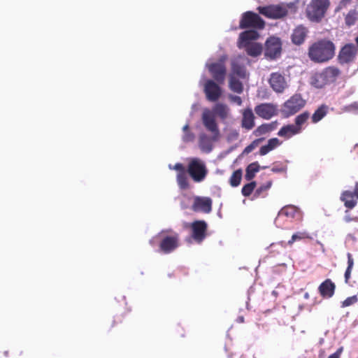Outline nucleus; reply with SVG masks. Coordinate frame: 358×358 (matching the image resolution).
<instances>
[{
  "instance_id": "37",
  "label": "nucleus",
  "mask_w": 358,
  "mask_h": 358,
  "mask_svg": "<svg viewBox=\"0 0 358 358\" xmlns=\"http://www.w3.org/2000/svg\"><path fill=\"white\" fill-rule=\"evenodd\" d=\"M272 185V181L268 180L266 183L260 185L255 192V196L259 197L262 194L271 188Z\"/></svg>"
},
{
  "instance_id": "16",
  "label": "nucleus",
  "mask_w": 358,
  "mask_h": 358,
  "mask_svg": "<svg viewBox=\"0 0 358 358\" xmlns=\"http://www.w3.org/2000/svg\"><path fill=\"white\" fill-rule=\"evenodd\" d=\"M260 34L257 30L250 29L240 33L238 38V45H260L256 43L259 38Z\"/></svg>"
},
{
  "instance_id": "48",
  "label": "nucleus",
  "mask_w": 358,
  "mask_h": 358,
  "mask_svg": "<svg viewBox=\"0 0 358 358\" xmlns=\"http://www.w3.org/2000/svg\"><path fill=\"white\" fill-rule=\"evenodd\" d=\"M271 148L269 147L268 144L263 145L259 149V155L263 156L268 153L270 151H271Z\"/></svg>"
},
{
  "instance_id": "5",
  "label": "nucleus",
  "mask_w": 358,
  "mask_h": 358,
  "mask_svg": "<svg viewBox=\"0 0 358 358\" xmlns=\"http://www.w3.org/2000/svg\"><path fill=\"white\" fill-rule=\"evenodd\" d=\"M306 104V101L300 94H293L282 105L281 113L285 117L294 115L300 111Z\"/></svg>"
},
{
  "instance_id": "49",
  "label": "nucleus",
  "mask_w": 358,
  "mask_h": 358,
  "mask_svg": "<svg viewBox=\"0 0 358 358\" xmlns=\"http://www.w3.org/2000/svg\"><path fill=\"white\" fill-rule=\"evenodd\" d=\"M346 215L344 217V221L345 222H358V217H351L348 213V210H345Z\"/></svg>"
},
{
  "instance_id": "24",
  "label": "nucleus",
  "mask_w": 358,
  "mask_h": 358,
  "mask_svg": "<svg viewBox=\"0 0 358 358\" xmlns=\"http://www.w3.org/2000/svg\"><path fill=\"white\" fill-rule=\"evenodd\" d=\"M301 134L294 124L283 126L278 132V135L286 139Z\"/></svg>"
},
{
  "instance_id": "18",
  "label": "nucleus",
  "mask_w": 358,
  "mask_h": 358,
  "mask_svg": "<svg viewBox=\"0 0 358 358\" xmlns=\"http://www.w3.org/2000/svg\"><path fill=\"white\" fill-rule=\"evenodd\" d=\"M357 52V46H343L338 57L339 63L343 64L353 62Z\"/></svg>"
},
{
  "instance_id": "46",
  "label": "nucleus",
  "mask_w": 358,
  "mask_h": 358,
  "mask_svg": "<svg viewBox=\"0 0 358 358\" xmlns=\"http://www.w3.org/2000/svg\"><path fill=\"white\" fill-rule=\"evenodd\" d=\"M267 144L269 145V147L273 150V149L277 148L280 144V142L278 140V138H271V139H269L268 141V143Z\"/></svg>"
},
{
  "instance_id": "34",
  "label": "nucleus",
  "mask_w": 358,
  "mask_h": 358,
  "mask_svg": "<svg viewBox=\"0 0 358 358\" xmlns=\"http://www.w3.org/2000/svg\"><path fill=\"white\" fill-rule=\"evenodd\" d=\"M274 129V127L273 124H263L258 127L253 132V134L256 136H259L263 134H265L266 133H268L271 131H273Z\"/></svg>"
},
{
  "instance_id": "21",
  "label": "nucleus",
  "mask_w": 358,
  "mask_h": 358,
  "mask_svg": "<svg viewBox=\"0 0 358 358\" xmlns=\"http://www.w3.org/2000/svg\"><path fill=\"white\" fill-rule=\"evenodd\" d=\"M308 29L306 27L300 25L296 27L292 34V41L295 45L302 44L308 34Z\"/></svg>"
},
{
  "instance_id": "45",
  "label": "nucleus",
  "mask_w": 358,
  "mask_h": 358,
  "mask_svg": "<svg viewBox=\"0 0 358 358\" xmlns=\"http://www.w3.org/2000/svg\"><path fill=\"white\" fill-rule=\"evenodd\" d=\"M345 112L358 111V101H355L344 107Z\"/></svg>"
},
{
  "instance_id": "2",
  "label": "nucleus",
  "mask_w": 358,
  "mask_h": 358,
  "mask_svg": "<svg viewBox=\"0 0 358 358\" xmlns=\"http://www.w3.org/2000/svg\"><path fill=\"white\" fill-rule=\"evenodd\" d=\"M341 70L334 66L326 67L321 73H315L311 78V85L316 88H322L326 85L333 83L340 77Z\"/></svg>"
},
{
  "instance_id": "1",
  "label": "nucleus",
  "mask_w": 358,
  "mask_h": 358,
  "mask_svg": "<svg viewBox=\"0 0 358 358\" xmlns=\"http://www.w3.org/2000/svg\"><path fill=\"white\" fill-rule=\"evenodd\" d=\"M159 240V250L164 254H170L180 245V235L172 229L162 230L156 236L150 240V244L155 245Z\"/></svg>"
},
{
  "instance_id": "40",
  "label": "nucleus",
  "mask_w": 358,
  "mask_h": 358,
  "mask_svg": "<svg viewBox=\"0 0 358 358\" xmlns=\"http://www.w3.org/2000/svg\"><path fill=\"white\" fill-rule=\"evenodd\" d=\"M264 140L263 138L256 139L253 141L250 145H248L243 150V152L245 154H248L251 152L256 147L258 146L259 143Z\"/></svg>"
},
{
  "instance_id": "50",
  "label": "nucleus",
  "mask_w": 358,
  "mask_h": 358,
  "mask_svg": "<svg viewBox=\"0 0 358 358\" xmlns=\"http://www.w3.org/2000/svg\"><path fill=\"white\" fill-rule=\"evenodd\" d=\"M343 348H339L334 353L330 355L328 358H340L343 352Z\"/></svg>"
},
{
  "instance_id": "33",
  "label": "nucleus",
  "mask_w": 358,
  "mask_h": 358,
  "mask_svg": "<svg viewBox=\"0 0 358 358\" xmlns=\"http://www.w3.org/2000/svg\"><path fill=\"white\" fill-rule=\"evenodd\" d=\"M176 179H177L178 185L180 189H186L189 188V182H188L186 171L178 173Z\"/></svg>"
},
{
  "instance_id": "36",
  "label": "nucleus",
  "mask_w": 358,
  "mask_h": 358,
  "mask_svg": "<svg viewBox=\"0 0 358 358\" xmlns=\"http://www.w3.org/2000/svg\"><path fill=\"white\" fill-rule=\"evenodd\" d=\"M256 182L252 181L249 183L245 184L241 190V193L244 196H249L251 195L252 192L255 190L256 187Z\"/></svg>"
},
{
  "instance_id": "29",
  "label": "nucleus",
  "mask_w": 358,
  "mask_h": 358,
  "mask_svg": "<svg viewBox=\"0 0 358 358\" xmlns=\"http://www.w3.org/2000/svg\"><path fill=\"white\" fill-rule=\"evenodd\" d=\"M281 50V46H266L264 55L266 58L275 59L280 57Z\"/></svg>"
},
{
  "instance_id": "9",
  "label": "nucleus",
  "mask_w": 358,
  "mask_h": 358,
  "mask_svg": "<svg viewBox=\"0 0 358 358\" xmlns=\"http://www.w3.org/2000/svg\"><path fill=\"white\" fill-rule=\"evenodd\" d=\"M248 59L245 57L238 56L231 61V72L229 76L238 77L240 79L248 78V73L246 69Z\"/></svg>"
},
{
  "instance_id": "54",
  "label": "nucleus",
  "mask_w": 358,
  "mask_h": 358,
  "mask_svg": "<svg viewBox=\"0 0 358 358\" xmlns=\"http://www.w3.org/2000/svg\"><path fill=\"white\" fill-rule=\"evenodd\" d=\"M354 192L356 195V199H358V182L355 183Z\"/></svg>"
},
{
  "instance_id": "17",
  "label": "nucleus",
  "mask_w": 358,
  "mask_h": 358,
  "mask_svg": "<svg viewBox=\"0 0 358 358\" xmlns=\"http://www.w3.org/2000/svg\"><path fill=\"white\" fill-rule=\"evenodd\" d=\"M212 199L210 197L196 196L192 206L194 212L209 213L212 210Z\"/></svg>"
},
{
  "instance_id": "52",
  "label": "nucleus",
  "mask_w": 358,
  "mask_h": 358,
  "mask_svg": "<svg viewBox=\"0 0 358 358\" xmlns=\"http://www.w3.org/2000/svg\"><path fill=\"white\" fill-rule=\"evenodd\" d=\"M231 99L234 102L236 103L238 106H241L242 104V99L238 96H231Z\"/></svg>"
},
{
  "instance_id": "26",
  "label": "nucleus",
  "mask_w": 358,
  "mask_h": 358,
  "mask_svg": "<svg viewBox=\"0 0 358 358\" xmlns=\"http://www.w3.org/2000/svg\"><path fill=\"white\" fill-rule=\"evenodd\" d=\"M328 112L329 107L327 105L322 104L319 106L311 116L312 123L316 124L319 122L327 115Z\"/></svg>"
},
{
  "instance_id": "11",
  "label": "nucleus",
  "mask_w": 358,
  "mask_h": 358,
  "mask_svg": "<svg viewBox=\"0 0 358 358\" xmlns=\"http://www.w3.org/2000/svg\"><path fill=\"white\" fill-rule=\"evenodd\" d=\"M226 56L222 57L218 62L212 63L208 65V69L214 80L220 84L224 82L227 69L224 65Z\"/></svg>"
},
{
  "instance_id": "30",
  "label": "nucleus",
  "mask_w": 358,
  "mask_h": 358,
  "mask_svg": "<svg viewBox=\"0 0 358 358\" xmlns=\"http://www.w3.org/2000/svg\"><path fill=\"white\" fill-rule=\"evenodd\" d=\"M259 170V165L258 162H253L249 164L245 170V178L248 180H251L255 176V173Z\"/></svg>"
},
{
  "instance_id": "41",
  "label": "nucleus",
  "mask_w": 358,
  "mask_h": 358,
  "mask_svg": "<svg viewBox=\"0 0 358 358\" xmlns=\"http://www.w3.org/2000/svg\"><path fill=\"white\" fill-rule=\"evenodd\" d=\"M357 301H358V299H357V296L354 295L352 296H349V297L346 298L343 301H342L341 307L345 308V307L350 306L351 305L356 303L357 302Z\"/></svg>"
},
{
  "instance_id": "35",
  "label": "nucleus",
  "mask_w": 358,
  "mask_h": 358,
  "mask_svg": "<svg viewBox=\"0 0 358 358\" xmlns=\"http://www.w3.org/2000/svg\"><path fill=\"white\" fill-rule=\"evenodd\" d=\"M242 178V171L241 169H238L235 171L229 180L230 185L232 187H237L240 185Z\"/></svg>"
},
{
  "instance_id": "56",
  "label": "nucleus",
  "mask_w": 358,
  "mask_h": 358,
  "mask_svg": "<svg viewBox=\"0 0 358 358\" xmlns=\"http://www.w3.org/2000/svg\"><path fill=\"white\" fill-rule=\"evenodd\" d=\"M305 297H306V298H308V293H306V294H305Z\"/></svg>"
},
{
  "instance_id": "8",
  "label": "nucleus",
  "mask_w": 358,
  "mask_h": 358,
  "mask_svg": "<svg viewBox=\"0 0 358 358\" xmlns=\"http://www.w3.org/2000/svg\"><path fill=\"white\" fill-rule=\"evenodd\" d=\"M257 10L260 14L269 19H280L285 17L288 13L287 6L282 4L259 6Z\"/></svg>"
},
{
  "instance_id": "47",
  "label": "nucleus",
  "mask_w": 358,
  "mask_h": 358,
  "mask_svg": "<svg viewBox=\"0 0 358 358\" xmlns=\"http://www.w3.org/2000/svg\"><path fill=\"white\" fill-rule=\"evenodd\" d=\"M271 171L274 173H285L287 171V167L282 165H274Z\"/></svg>"
},
{
  "instance_id": "31",
  "label": "nucleus",
  "mask_w": 358,
  "mask_h": 358,
  "mask_svg": "<svg viewBox=\"0 0 358 358\" xmlns=\"http://www.w3.org/2000/svg\"><path fill=\"white\" fill-rule=\"evenodd\" d=\"M312 238V236L306 231H297L292 236L291 239L287 242V245H292L296 241Z\"/></svg>"
},
{
  "instance_id": "32",
  "label": "nucleus",
  "mask_w": 358,
  "mask_h": 358,
  "mask_svg": "<svg viewBox=\"0 0 358 358\" xmlns=\"http://www.w3.org/2000/svg\"><path fill=\"white\" fill-rule=\"evenodd\" d=\"M222 119H225L228 115V108L226 105L222 103H217L213 108V112Z\"/></svg>"
},
{
  "instance_id": "19",
  "label": "nucleus",
  "mask_w": 358,
  "mask_h": 358,
  "mask_svg": "<svg viewBox=\"0 0 358 358\" xmlns=\"http://www.w3.org/2000/svg\"><path fill=\"white\" fill-rule=\"evenodd\" d=\"M271 88L278 93L282 92L287 87L284 76L279 73H272L269 78Z\"/></svg>"
},
{
  "instance_id": "15",
  "label": "nucleus",
  "mask_w": 358,
  "mask_h": 358,
  "mask_svg": "<svg viewBox=\"0 0 358 358\" xmlns=\"http://www.w3.org/2000/svg\"><path fill=\"white\" fill-rule=\"evenodd\" d=\"M255 112L259 117L265 120H269L277 115V108L273 103H264L255 106Z\"/></svg>"
},
{
  "instance_id": "7",
  "label": "nucleus",
  "mask_w": 358,
  "mask_h": 358,
  "mask_svg": "<svg viewBox=\"0 0 358 358\" xmlns=\"http://www.w3.org/2000/svg\"><path fill=\"white\" fill-rule=\"evenodd\" d=\"M187 171L196 182L203 181L208 173L205 163L199 158L191 159L188 164Z\"/></svg>"
},
{
  "instance_id": "10",
  "label": "nucleus",
  "mask_w": 358,
  "mask_h": 358,
  "mask_svg": "<svg viewBox=\"0 0 358 358\" xmlns=\"http://www.w3.org/2000/svg\"><path fill=\"white\" fill-rule=\"evenodd\" d=\"M191 237L196 243H201L207 235L208 224L204 220H196L189 225Z\"/></svg>"
},
{
  "instance_id": "58",
  "label": "nucleus",
  "mask_w": 358,
  "mask_h": 358,
  "mask_svg": "<svg viewBox=\"0 0 358 358\" xmlns=\"http://www.w3.org/2000/svg\"><path fill=\"white\" fill-rule=\"evenodd\" d=\"M357 45H358V36L356 38Z\"/></svg>"
},
{
  "instance_id": "44",
  "label": "nucleus",
  "mask_w": 358,
  "mask_h": 358,
  "mask_svg": "<svg viewBox=\"0 0 358 358\" xmlns=\"http://www.w3.org/2000/svg\"><path fill=\"white\" fill-rule=\"evenodd\" d=\"M264 45H282V41L278 37L271 36L266 39Z\"/></svg>"
},
{
  "instance_id": "6",
  "label": "nucleus",
  "mask_w": 358,
  "mask_h": 358,
  "mask_svg": "<svg viewBox=\"0 0 358 358\" xmlns=\"http://www.w3.org/2000/svg\"><path fill=\"white\" fill-rule=\"evenodd\" d=\"M334 48L335 46H310L308 56L315 62H326L334 56Z\"/></svg>"
},
{
  "instance_id": "53",
  "label": "nucleus",
  "mask_w": 358,
  "mask_h": 358,
  "mask_svg": "<svg viewBox=\"0 0 358 358\" xmlns=\"http://www.w3.org/2000/svg\"><path fill=\"white\" fill-rule=\"evenodd\" d=\"M313 45H334V43L330 41H320L317 43H314Z\"/></svg>"
},
{
  "instance_id": "57",
  "label": "nucleus",
  "mask_w": 358,
  "mask_h": 358,
  "mask_svg": "<svg viewBox=\"0 0 358 358\" xmlns=\"http://www.w3.org/2000/svg\"><path fill=\"white\" fill-rule=\"evenodd\" d=\"M240 321H241V322H243V317H241L240 318Z\"/></svg>"
},
{
  "instance_id": "3",
  "label": "nucleus",
  "mask_w": 358,
  "mask_h": 358,
  "mask_svg": "<svg viewBox=\"0 0 358 358\" xmlns=\"http://www.w3.org/2000/svg\"><path fill=\"white\" fill-rule=\"evenodd\" d=\"M330 6L329 0H311L306 8V16L311 22H319Z\"/></svg>"
},
{
  "instance_id": "14",
  "label": "nucleus",
  "mask_w": 358,
  "mask_h": 358,
  "mask_svg": "<svg viewBox=\"0 0 358 358\" xmlns=\"http://www.w3.org/2000/svg\"><path fill=\"white\" fill-rule=\"evenodd\" d=\"M204 93L208 101H216L222 95V89L214 80H207L204 84Z\"/></svg>"
},
{
  "instance_id": "51",
  "label": "nucleus",
  "mask_w": 358,
  "mask_h": 358,
  "mask_svg": "<svg viewBox=\"0 0 358 358\" xmlns=\"http://www.w3.org/2000/svg\"><path fill=\"white\" fill-rule=\"evenodd\" d=\"M173 169L175 170L178 171V173L185 172L186 171L184 166L182 164H180V163L176 164L174 167H173Z\"/></svg>"
},
{
  "instance_id": "55",
  "label": "nucleus",
  "mask_w": 358,
  "mask_h": 358,
  "mask_svg": "<svg viewBox=\"0 0 358 358\" xmlns=\"http://www.w3.org/2000/svg\"><path fill=\"white\" fill-rule=\"evenodd\" d=\"M182 131H183V133L190 131L189 124H186L182 127Z\"/></svg>"
},
{
  "instance_id": "13",
  "label": "nucleus",
  "mask_w": 358,
  "mask_h": 358,
  "mask_svg": "<svg viewBox=\"0 0 358 358\" xmlns=\"http://www.w3.org/2000/svg\"><path fill=\"white\" fill-rule=\"evenodd\" d=\"M201 120L203 126L209 132L220 134L213 111L208 108L204 109L202 113Z\"/></svg>"
},
{
  "instance_id": "20",
  "label": "nucleus",
  "mask_w": 358,
  "mask_h": 358,
  "mask_svg": "<svg viewBox=\"0 0 358 358\" xmlns=\"http://www.w3.org/2000/svg\"><path fill=\"white\" fill-rule=\"evenodd\" d=\"M336 290V285L331 279H326L318 287V292L324 299L331 298Z\"/></svg>"
},
{
  "instance_id": "22",
  "label": "nucleus",
  "mask_w": 358,
  "mask_h": 358,
  "mask_svg": "<svg viewBox=\"0 0 358 358\" xmlns=\"http://www.w3.org/2000/svg\"><path fill=\"white\" fill-rule=\"evenodd\" d=\"M341 200L344 203V206L348 209L354 208L357 203L355 192H351L350 190H345L341 193Z\"/></svg>"
},
{
  "instance_id": "43",
  "label": "nucleus",
  "mask_w": 358,
  "mask_h": 358,
  "mask_svg": "<svg viewBox=\"0 0 358 358\" xmlns=\"http://www.w3.org/2000/svg\"><path fill=\"white\" fill-rule=\"evenodd\" d=\"M195 138V136L191 131L185 132L182 135V139L185 143L192 142Z\"/></svg>"
},
{
  "instance_id": "25",
  "label": "nucleus",
  "mask_w": 358,
  "mask_h": 358,
  "mask_svg": "<svg viewBox=\"0 0 358 358\" xmlns=\"http://www.w3.org/2000/svg\"><path fill=\"white\" fill-rule=\"evenodd\" d=\"M310 117V113L308 111H304L302 113L296 115V117L294 118V124L298 129L300 133H301L302 131L304 129L305 125L307 124Z\"/></svg>"
},
{
  "instance_id": "42",
  "label": "nucleus",
  "mask_w": 358,
  "mask_h": 358,
  "mask_svg": "<svg viewBox=\"0 0 358 358\" xmlns=\"http://www.w3.org/2000/svg\"><path fill=\"white\" fill-rule=\"evenodd\" d=\"M279 213L280 215L293 217L295 213V209L292 206H285L280 210Z\"/></svg>"
},
{
  "instance_id": "38",
  "label": "nucleus",
  "mask_w": 358,
  "mask_h": 358,
  "mask_svg": "<svg viewBox=\"0 0 358 358\" xmlns=\"http://www.w3.org/2000/svg\"><path fill=\"white\" fill-rule=\"evenodd\" d=\"M357 13L355 10H350L345 17V24L348 26L355 24L357 20Z\"/></svg>"
},
{
  "instance_id": "12",
  "label": "nucleus",
  "mask_w": 358,
  "mask_h": 358,
  "mask_svg": "<svg viewBox=\"0 0 358 358\" xmlns=\"http://www.w3.org/2000/svg\"><path fill=\"white\" fill-rule=\"evenodd\" d=\"M220 136V134L211 133V136H208L205 133H201L199 136V148L203 152H210L213 148V143L217 141Z\"/></svg>"
},
{
  "instance_id": "27",
  "label": "nucleus",
  "mask_w": 358,
  "mask_h": 358,
  "mask_svg": "<svg viewBox=\"0 0 358 358\" xmlns=\"http://www.w3.org/2000/svg\"><path fill=\"white\" fill-rule=\"evenodd\" d=\"M348 266L344 273L345 283L350 287L353 286V284L350 281L351 273L354 266V259L352 255L348 252Z\"/></svg>"
},
{
  "instance_id": "4",
  "label": "nucleus",
  "mask_w": 358,
  "mask_h": 358,
  "mask_svg": "<svg viewBox=\"0 0 358 358\" xmlns=\"http://www.w3.org/2000/svg\"><path fill=\"white\" fill-rule=\"evenodd\" d=\"M265 21L252 11L243 13L239 21V28L242 29L251 28L254 30H262L265 27Z\"/></svg>"
},
{
  "instance_id": "23",
  "label": "nucleus",
  "mask_w": 358,
  "mask_h": 358,
  "mask_svg": "<svg viewBox=\"0 0 358 358\" xmlns=\"http://www.w3.org/2000/svg\"><path fill=\"white\" fill-rule=\"evenodd\" d=\"M241 126L247 130H250L254 127L255 116L250 108L245 109L243 111Z\"/></svg>"
},
{
  "instance_id": "39",
  "label": "nucleus",
  "mask_w": 358,
  "mask_h": 358,
  "mask_svg": "<svg viewBox=\"0 0 358 358\" xmlns=\"http://www.w3.org/2000/svg\"><path fill=\"white\" fill-rule=\"evenodd\" d=\"M247 48L246 51L248 55L251 56H258L262 53V46H245Z\"/></svg>"
},
{
  "instance_id": "28",
  "label": "nucleus",
  "mask_w": 358,
  "mask_h": 358,
  "mask_svg": "<svg viewBox=\"0 0 358 358\" xmlns=\"http://www.w3.org/2000/svg\"><path fill=\"white\" fill-rule=\"evenodd\" d=\"M229 85L231 90L233 92L241 94L243 91V83L239 80L240 78L235 76H229Z\"/></svg>"
}]
</instances>
